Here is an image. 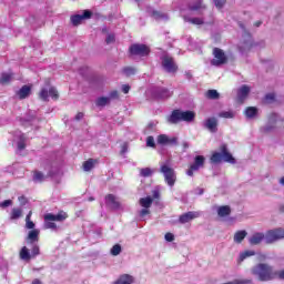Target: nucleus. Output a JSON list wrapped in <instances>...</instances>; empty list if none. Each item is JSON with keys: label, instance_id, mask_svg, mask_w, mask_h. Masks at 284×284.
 Listing matches in <instances>:
<instances>
[{"label": "nucleus", "instance_id": "obj_22", "mask_svg": "<svg viewBox=\"0 0 284 284\" xmlns=\"http://www.w3.org/2000/svg\"><path fill=\"white\" fill-rule=\"evenodd\" d=\"M264 239H265L264 233H254L248 240V242L251 243V245H258L263 242Z\"/></svg>", "mask_w": 284, "mask_h": 284}, {"label": "nucleus", "instance_id": "obj_40", "mask_svg": "<svg viewBox=\"0 0 284 284\" xmlns=\"http://www.w3.org/2000/svg\"><path fill=\"white\" fill-rule=\"evenodd\" d=\"M220 119H234V112L232 111H222L219 113Z\"/></svg>", "mask_w": 284, "mask_h": 284}, {"label": "nucleus", "instance_id": "obj_27", "mask_svg": "<svg viewBox=\"0 0 284 284\" xmlns=\"http://www.w3.org/2000/svg\"><path fill=\"white\" fill-rule=\"evenodd\" d=\"M23 216V209L13 207L10 213L11 221H17V219H21Z\"/></svg>", "mask_w": 284, "mask_h": 284}, {"label": "nucleus", "instance_id": "obj_5", "mask_svg": "<svg viewBox=\"0 0 284 284\" xmlns=\"http://www.w3.org/2000/svg\"><path fill=\"white\" fill-rule=\"evenodd\" d=\"M213 57L214 59L211 60V65H214L215 68L225 65V63H227V55L225 54V51H223V49L221 48L213 49Z\"/></svg>", "mask_w": 284, "mask_h": 284}, {"label": "nucleus", "instance_id": "obj_60", "mask_svg": "<svg viewBox=\"0 0 284 284\" xmlns=\"http://www.w3.org/2000/svg\"><path fill=\"white\" fill-rule=\"evenodd\" d=\"M128 152V144H123L121 149V154H125Z\"/></svg>", "mask_w": 284, "mask_h": 284}, {"label": "nucleus", "instance_id": "obj_45", "mask_svg": "<svg viewBox=\"0 0 284 284\" xmlns=\"http://www.w3.org/2000/svg\"><path fill=\"white\" fill-rule=\"evenodd\" d=\"M256 253L254 251H245L240 255L241 261H245L248 256H254Z\"/></svg>", "mask_w": 284, "mask_h": 284}, {"label": "nucleus", "instance_id": "obj_59", "mask_svg": "<svg viewBox=\"0 0 284 284\" xmlns=\"http://www.w3.org/2000/svg\"><path fill=\"white\" fill-rule=\"evenodd\" d=\"M152 199H161V192L153 191V197Z\"/></svg>", "mask_w": 284, "mask_h": 284}, {"label": "nucleus", "instance_id": "obj_23", "mask_svg": "<svg viewBox=\"0 0 284 284\" xmlns=\"http://www.w3.org/2000/svg\"><path fill=\"white\" fill-rule=\"evenodd\" d=\"M139 203L141 207L150 210V207H152V203H154V199H152V196L141 197Z\"/></svg>", "mask_w": 284, "mask_h": 284}, {"label": "nucleus", "instance_id": "obj_17", "mask_svg": "<svg viewBox=\"0 0 284 284\" xmlns=\"http://www.w3.org/2000/svg\"><path fill=\"white\" fill-rule=\"evenodd\" d=\"M166 121L172 125H176V123H181V110L179 109L173 110L172 113L166 119Z\"/></svg>", "mask_w": 284, "mask_h": 284}, {"label": "nucleus", "instance_id": "obj_35", "mask_svg": "<svg viewBox=\"0 0 284 284\" xmlns=\"http://www.w3.org/2000/svg\"><path fill=\"white\" fill-rule=\"evenodd\" d=\"M122 72L125 77H134V74H136V69L134 67H124Z\"/></svg>", "mask_w": 284, "mask_h": 284}, {"label": "nucleus", "instance_id": "obj_10", "mask_svg": "<svg viewBox=\"0 0 284 284\" xmlns=\"http://www.w3.org/2000/svg\"><path fill=\"white\" fill-rule=\"evenodd\" d=\"M71 23L72 26H81V22L85 19H92V11L84 10L83 14H74L71 16Z\"/></svg>", "mask_w": 284, "mask_h": 284}, {"label": "nucleus", "instance_id": "obj_9", "mask_svg": "<svg viewBox=\"0 0 284 284\" xmlns=\"http://www.w3.org/2000/svg\"><path fill=\"white\" fill-rule=\"evenodd\" d=\"M162 68H164L166 72H176V70H179V67L174 63V58L168 55L162 59Z\"/></svg>", "mask_w": 284, "mask_h": 284}, {"label": "nucleus", "instance_id": "obj_1", "mask_svg": "<svg viewBox=\"0 0 284 284\" xmlns=\"http://www.w3.org/2000/svg\"><path fill=\"white\" fill-rule=\"evenodd\" d=\"M252 274L257 276L258 281H274L276 271L270 264L260 263L252 268Z\"/></svg>", "mask_w": 284, "mask_h": 284}, {"label": "nucleus", "instance_id": "obj_62", "mask_svg": "<svg viewBox=\"0 0 284 284\" xmlns=\"http://www.w3.org/2000/svg\"><path fill=\"white\" fill-rule=\"evenodd\" d=\"M31 284H43V282L39 278H34Z\"/></svg>", "mask_w": 284, "mask_h": 284}, {"label": "nucleus", "instance_id": "obj_19", "mask_svg": "<svg viewBox=\"0 0 284 284\" xmlns=\"http://www.w3.org/2000/svg\"><path fill=\"white\" fill-rule=\"evenodd\" d=\"M134 283V276L130 274H122L113 284H132Z\"/></svg>", "mask_w": 284, "mask_h": 284}, {"label": "nucleus", "instance_id": "obj_58", "mask_svg": "<svg viewBox=\"0 0 284 284\" xmlns=\"http://www.w3.org/2000/svg\"><path fill=\"white\" fill-rule=\"evenodd\" d=\"M84 114L83 112H78L75 115V121H81V119H83Z\"/></svg>", "mask_w": 284, "mask_h": 284}, {"label": "nucleus", "instance_id": "obj_24", "mask_svg": "<svg viewBox=\"0 0 284 284\" xmlns=\"http://www.w3.org/2000/svg\"><path fill=\"white\" fill-rule=\"evenodd\" d=\"M205 8L203 0H196L193 4L189 6L191 12H199V10H205Z\"/></svg>", "mask_w": 284, "mask_h": 284}, {"label": "nucleus", "instance_id": "obj_32", "mask_svg": "<svg viewBox=\"0 0 284 284\" xmlns=\"http://www.w3.org/2000/svg\"><path fill=\"white\" fill-rule=\"evenodd\" d=\"M12 77H14L12 73H2L0 78L1 85H7V83H10V81H12Z\"/></svg>", "mask_w": 284, "mask_h": 284}, {"label": "nucleus", "instance_id": "obj_38", "mask_svg": "<svg viewBox=\"0 0 284 284\" xmlns=\"http://www.w3.org/2000/svg\"><path fill=\"white\" fill-rule=\"evenodd\" d=\"M49 97H51V99H53V101H59V91L57 90V88L51 87L49 89Z\"/></svg>", "mask_w": 284, "mask_h": 284}, {"label": "nucleus", "instance_id": "obj_55", "mask_svg": "<svg viewBox=\"0 0 284 284\" xmlns=\"http://www.w3.org/2000/svg\"><path fill=\"white\" fill-rule=\"evenodd\" d=\"M276 278L284 281V270L276 271Z\"/></svg>", "mask_w": 284, "mask_h": 284}, {"label": "nucleus", "instance_id": "obj_21", "mask_svg": "<svg viewBox=\"0 0 284 284\" xmlns=\"http://www.w3.org/2000/svg\"><path fill=\"white\" fill-rule=\"evenodd\" d=\"M230 214H232V207H230V205L219 206L217 216L225 219V216H230Z\"/></svg>", "mask_w": 284, "mask_h": 284}, {"label": "nucleus", "instance_id": "obj_20", "mask_svg": "<svg viewBox=\"0 0 284 284\" xmlns=\"http://www.w3.org/2000/svg\"><path fill=\"white\" fill-rule=\"evenodd\" d=\"M194 119H196V113H194V111H181V121L192 123Z\"/></svg>", "mask_w": 284, "mask_h": 284}, {"label": "nucleus", "instance_id": "obj_41", "mask_svg": "<svg viewBox=\"0 0 284 284\" xmlns=\"http://www.w3.org/2000/svg\"><path fill=\"white\" fill-rule=\"evenodd\" d=\"M121 245L120 244H114L111 248V255L112 256H119V254H121Z\"/></svg>", "mask_w": 284, "mask_h": 284}, {"label": "nucleus", "instance_id": "obj_7", "mask_svg": "<svg viewBox=\"0 0 284 284\" xmlns=\"http://www.w3.org/2000/svg\"><path fill=\"white\" fill-rule=\"evenodd\" d=\"M205 166V156L196 155L194 158V163L190 165L186 171L187 176H194V172H199L201 168Z\"/></svg>", "mask_w": 284, "mask_h": 284}, {"label": "nucleus", "instance_id": "obj_18", "mask_svg": "<svg viewBox=\"0 0 284 284\" xmlns=\"http://www.w3.org/2000/svg\"><path fill=\"white\" fill-rule=\"evenodd\" d=\"M32 94V87L24 84L18 92L17 97L22 101L23 99H28Z\"/></svg>", "mask_w": 284, "mask_h": 284}, {"label": "nucleus", "instance_id": "obj_43", "mask_svg": "<svg viewBox=\"0 0 284 284\" xmlns=\"http://www.w3.org/2000/svg\"><path fill=\"white\" fill-rule=\"evenodd\" d=\"M276 100V94L274 93H267L264 98L265 103H274Z\"/></svg>", "mask_w": 284, "mask_h": 284}, {"label": "nucleus", "instance_id": "obj_3", "mask_svg": "<svg viewBox=\"0 0 284 284\" xmlns=\"http://www.w3.org/2000/svg\"><path fill=\"white\" fill-rule=\"evenodd\" d=\"M68 219V213L64 211L58 212V214L48 213L44 215V230H57V223L52 221L63 222Z\"/></svg>", "mask_w": 284, "mask_h": 284}, {"label": "nucleus", "instance_id": "obj_36", "mask_svg": "<svg viewBox=\"0 0 284 284\" xmlns=\"http://www.w3.org/2000/svg\"><path fill=\"white\" fill-rule=\"evenodd\" d=\"M49 97H50V91H48V89L42 88L39 92V99H41V101H49Z\"/></svg>", "mask_w": 284, "mask_h": 284}, {"label": "nucleus", "instance_id": "obj_63", "mask_svg": "<svg viewBox=\"0 0 284 284\" xmlns=\"http://www.w3.org/2000/svg\"><path fill=\"white\" fill-rule=\"evenodd\" d=\"M261 23H263V22L256 21V22L254 23V26H255L256 28H258V27L261 26Z\"/></svg>", "mask_w": 284, "mask_h": 284}, {"label": "nucleus", "instance_id": "obj_49", "mask_svg": "<svg viewBox=\"0 0 284 284\" xmlns=\"http://www.w3.org/2000/svg\"><path fill=\"white\" fill-rule=\"evenodd\" d=\"M10 205H12V200H4L0 203V207H10Z\"/></svg>", "mask_w": 284, "mask_h": 284}, {"label": "nucleus", "instance_id": "obj_2", "mask_svg": "<svg viewBox=\"0 0 284 284\" xmlns=\"http://www.w3.org/2000/svg\"><path fill=\"white\" fill-rule=\"evenodd\" d=\"M220 152H214L211 155V163H221L222 161H225V163H236V160L234 159V156L232 155V153H230V151L227 150V144H222L220 146Z\"/></svg>", "mask_w": 284, "mask_h": 284}, {"label": "nucleus", "instance_id": "obj_29", "mask_svg": "<svg viewBox=\"0 0 284 284\" xmlns=\"http://www.w3.org/2000/svg\"><path fill=\"white\" fill-rule=\"evenodd\" d=\"M245 236H247V231H237L234 234V242L235 243H243V241L245 240Z\"/></svg>", "mask_w": 284, "mask_h": 284}, {"label": "nucleus", "instance_id": "obj_54", "mask_svg": "<svg viewBox=\"0 0 284 284\" xmlns=\"http://www.w3.org/2000/svg\"><path fill=\"white\" fill-rule=\"evenodd\" d=\"M18 150H26V141L21 140L18 142Z\"/></svg>", "mask_w": 284, "mask_h": 284}, {"label": "nucleus", "instance_id": "obj_4", "mask_svg": "<svg viewBox=\"0 0 284 284\" xmlns=\"http://www.w3.org/2000/svg\"><path fill=\"white\" fill-rule=\"evenodd\" d=\"M160 172L163 174L165 183L170 187H174V183H176V172L174 171V169H172L168 164H163L160 168Z\"/></svg>", "mask_w": 284, "mask_h": 284}, {"label": "nucleus", "instance_id": "obj_31", "mask_svg": "<svg viewBox=\"0 0 284 284\" xmlns=\"http://www.w3.org/2000/svg\"><path fill=\"white\" fill-rule=\"evenodd\" d=\"M95 163H97V160H94V159H89V160L84 161L83 171L90 172V170H92L94 168Z\"/></svg>", "mask_w": 284, "mask_h": 284}, {"label": "nucleus", "instance_id": "obj_52", "mask_svg": "<svg viewBox=\"0 0 284 284\" xmlns=\"http://www.w3.org/2000/svg\"><path fill=\"white\" fill-rule=\"evenodd\" d=\"M26 227H27V230H36L34 229V222H32V220L26 222Z\"/></svg>", "mask_w": 284, "mask_h": 284}, {"label": "nucleus", "instance_id": "obj_13", "mask_svg": "<svg viewBox=\"0 0 284 284\" xmlns=\"http://www.w3.org/2000/svg\"><path fill=\"white\" fill-rule=\"evenodd\" d=\"M39 234H41V231H39V229H33L29 231L26 237V242L28 243V245H34V243H39Z\"/></svg>", "mask_w": 284, "mask_h": 284}, {"label": "nucleus", "instance_id": "obj_34", "mask_svg": "<svg viewBox=\"0 0 284 284\" xmlns=\"http://www.w3.org/2000/svg\"><path fill=\"white\" fill-rule=\"evenodd\" d=\"M185 21L187 23H192L193 26H203V23H205L203 18H185Z\"/></svg>", "mask_w": 284, "mask_h": 284}, {"label": "nucleus", "instance_id": "obj_14", "mask_svg": "<svg viewBox=\"0 0 284 284\" xmlns=\"http://www.w3.org/2000/svg\"><path fill=\"white\" fill-rule=\"evenodd\" d=\"M159 145H176L179 143V139L176 138H169L166 134H160L158 136Z\"/></svg>", "mask_w": 284, "mask_h": 284}, {"label": "nucleus", "instance_id": "obj_42", "mask_svg": "<svg viewBox=\"0 0 284 284\" xmlns=\"http://www.w3.org/2000/svg\"><path fill=\"white\" fill-rule=\"evenodd\" d=\"M39 254H41V250L39 248V245L34 244L31 248V258H36Z\"/></svg>", "mask_w": 284, "mask_h": 284}, {"label": "nucleus", "instance_id": "obj_37", "mask_svg": "<svg viewBox=\"0 0 284 284\" xmlns=\"http://www.w3.org/2000/svg\"><path fill=\"white\" fill-rule=\"evenodd\" d=\"M158 97L160 99H170V90L162 88L158 91Z\"/></svg>", "mask_w": 284, "mask_h": 284}, {"label": "nucleus", "instance_id": "obj_16", "mask_svg": "<svg viewBox=\"0 0 284 284\" xmlns=\"http://www.w3.org/2000/svg\"><path fill=\"white\" fill-rule=\"evenodd\" d=\"M105 204L111 210H119L121 207V203L116 201V196H114V194H108L105 196Z\"/></svg>", "mask_w": 284, "mask_h": 284}, {"label": "nucleus", "instance_id": "obj_61", "mask_svg": "<svg viewBox=\"0 0 284 284\" xmlns=\"http://www.w3.org/2000/svg\"><path fill=\"white\" fill-rule=\"evenodd\" d=\"M30 219H32V211H30V212L27 214V216H26V222L32 221V220H30Z\"/></svg>", "mask_w": 284, "mask_h": 284}, {"label": "nucleus", "instance_id": "obj_11", "mask_svg": "<svg viewBox=\"0 0 284 284\" xmlns=\"http://www.w3.org/2000/svg\"><path fill=\"white\" fill-rule=\"evenodd\" d=\"M199 216H201L199 211H189L180 215L179 223L184 225L185 223H190V221H194V219H199Z\"/></svg>", "mask_w": 284, "mask_h": 284}, {"label": "nucleus", "instance_id": "obj_44", "mask_svg": "<svg viewBox=\"0 0 284 284\" xmlns=\"http://www.w3.org/2000/svg\"><path fill=\"white\" fill-rule=\"evenodd\" d=\"M146 146L148 148H156V143L154 142V136L149 135L146 138Z\"/></svg>", "mask_w": 284, "mask_h": 284}, {"label": "nucleus", "instance_id": "obj_50", "mask_svg": "<svg viewBox=\"0 0 284 284\" xmlns=\"http://www.w3.org/2000/svg\"><path fill=\"white\" fill-rule=\"evenodd\" d=\"M164 239H165V241H168L169 243H172V241H174V234H172V233H166V234L164 235Z\"/></svg>", "mask_w": 284, "mask_h": 284}, {"label": "nucleus", "instance_id": "obj_26", "mask_svg": "<svg viewBox=\"0 0 284 284\" xmlns=\"http://www.w3.org/2000/svg\"><path fill=\"white\" fill-rule=\"evenodd\" d=\"M19 256L21 261H32V255L30 254V250L27 246H23L20 250Z\"/></svg>", "mask_w": 284, "mask_h": 284}, {"label": "nucleus", "instance_id": "obj_47", "mask_svg": "<svg viewBox=\"0 0 284 284\" xmlns=\"http://www.w3.org/2000/svg\"><path fill=\"white\" fill-rule=\"evenodd\" d=\"M151 16L154 17V19H163L165 17L164 13H162L161 11H156V10H153Z\"/></svg>", "mask_w": 284, "mask_h": 284}, {"label": "nucleus", "instance_id": "obj_33", "mask_svg": "<svg viewBox=\"0 0 284 284\" xmlns=\"http://www.w3.org/2000/svg\"><path fill=\"white\" fill-rule=\"evenodd\" d=\"M108 103H110V98H105V97L98 98V100L95 101V105L98 108H105Z\"/></svg>", "mask_w": 284, "mask_h": 284}, {"label": "nucleus", "instance_id": "obj_30", "mask_svg": "<svg viewBox=\"0 0 284 284\" xmlns=\"http://www.w3.org/2000/svg\"><path fill=\"white\" fill-rule=\"evenodd\" d=\"M34 183H43L45 181V175L41 171H33Z\"/></svg>", "mask_w": 284, "mask_h": 284}, {"label": "nucleus", "instance_id": "obj_6", "mask_svg": "<svg viewBox=\"0 0 284 284\" xmlns=\"http://www.w3.org/2000/svg\"><path fill=\"white\" fill-rule=\"evenodd\" d=\"M129 52L132 57H148L151 50L148 44L134 43L130 45Z\"/></svg>", "mask_w": 284, "mask_h": 284}, {"label": "nucleus", "instance_id": "obj_8", "mask_svg": "<svg viewBox=\"0 0 284 284\" xmlns=\"http://www.w3.org/2000/svg\"><path fill=\"white\" fill-rule=\"evenodd\" d=\"M281 239H284V229H275L266 233V243H274Z\"/></svg>", "mask_w": 284, "mask_h": 284}, {"label": "nucleus", "instance_id": "obj_28", "mask_svg": "<svg viewBox=\"0 0 284 284\" xmlns=\"http://www.w3.org/2000/svg\"><path fill=\"white\" fill-rule=\"evenodd\" d=\"M258 114V109L256 106H248L245 110V116L247 119H254Z\"/></svg>", "mask_w": 284, "mask_h": 284}, {"label": "nucleus", "instance_id": "obj_25", "mask_svg": "<svg viewBox=\"0 0 284 284\" xmlns=\"http://www.w3.org/2000/svg\"><path fill=\"white\" fill-rule=\"evenodd\" d=\"M204 97L206 99H210L211 101H216V100L221 99V93H219V91H216L214 89H210L205 92Z\"/></svg>", "mask_w": 284, "mask_h": 284}, {"label": "nucleus", "instance_id": "obj_51", "mask_svg": "<svg viewBox=\"0 0 284 284\" xmlns=\"http://www.w3.org/2000/svg\"><path fill=\"white\" fill-rule=\"evenodd\" d=\"M148 214H150V209H142L141 211H140V216H141V219H143L144 216H148Z\"/></svg>", "mask_w": 284, "mask_h": 284}, {"label": "nucleus", "instance_id": "obj_57", "mask_svg": "<svg viewBox=\"0 0 284 284\" xmlns=\"http://www.w3.org/2000/svg\"><path fill=\"white\" fill-rule=\"evenodd\" d=\"M122 92H123L124 94H128V92H130V84H124V85L122 87Z\"/></svg>", "mask_w": 284, "mask_h": 284}, {"label": "nucleus", "instance_id": "obj_12", "mask_svg": "<svg viewBox=\"0 0 284 284\" xmlns=\"http://www.w3.org/2000/svg\"><path fill=\"white\" fill-rule=\"evenodd\" d=\"M247 97H250V87L247 84H243L237 90V97H236L237 103L243 105V103H245V99H247Z\"/></svg>", "mask_w": 284, "mask_h": 284}, {"label": "nucleus", "instance_id": "obj_15", "mask_svg": "<svg viewBox=\"0 0 284 284\" xmlns=\"http://www.w3.org/2000/svg\"><path fill=\"white\" fill-rule=\"evenodd\" d=\"M204 128L214 134L219 132V121L216 118H209L204 123Z\"/></svg>", "mask_w": 284, "mask_h": 284}, {"label": "nucleus", "instance_id": "obj_46", "mask_svg": "<svg viewBox=\"0 0 284 284\" xmlns=\"http://www.w3.org/2000/svg\"><path fill=\"white\" fill-rule=\"evenodd\" d=\"M213 3H215V8H219L221 10V8H223V6L227 3V0H213Z\"/></svg>", "mask_w": 284, "mask_h": 284}, {"label": "nucleus", "instance_id": "obj_48", "mask_svg": "<svg viewBox=\"0 0 284 284\" xmlns=\"http://www.w3.org/2000/svg\"><path fill=\"white\" fill-rule=\"evenodd\" d=\"M233 284H253L252 280H235Z\"/></svg>", "mask_w": 284, "mask_h": 284}, {"label": "nucleus", "instance_id": "obj_39", "mask_svg": "<svg viewBox=\"0 0 284 284\" xmlns=\"http://www.w3.org/2000/svg\"><path fill=\"white\" fill-rule=\"evenodd\" d=\"M153 171L150 168H144L140 170V176H143L144 179H148V176H152Z\"/></svg>", "mask_w": 284, "mask_h": 284}, {"label": "nucleus", "instance_id": "obj_56", "mask_svg": "<svg viewBox=\"0 0 284 284\" xmlns=\"http://www.w3.org/2000/svg\"><path fill=\"white\" fill-rule=\"evenodd\" d=\"M110 99H119V91H112L110 93Z\"/></svg>", "mask_w": 284, "mask_h": 284}, {"label": "nucleus", "instance_id": "obj_53", "mask_svg": "<svg viewBox=\"0 0 284 284\" xmlns=\"http://www.w3.org/2000/svg\"><path fill=\"white\" fill-rule=\"evenodd\" d=\"M106 43H114L115 39H114V34H109L105 39Z\"/></svg>", "mask_w": 284, "mask_h": 284}, {"label": "nucleus", "instance_id": "obj_64", "mask_svg": "<svg viewBox=\"0 0 284 284\" xmlns=\"http://www.w3.org/2000/svg\"><path fill=\"white\" fill-rule=\"evenodd\" d=\"M280 184H281V185H284V176H282V178L280 179Z\"/></svg>", "mask_w": 284, "mask_h": 284}]
</instances>
